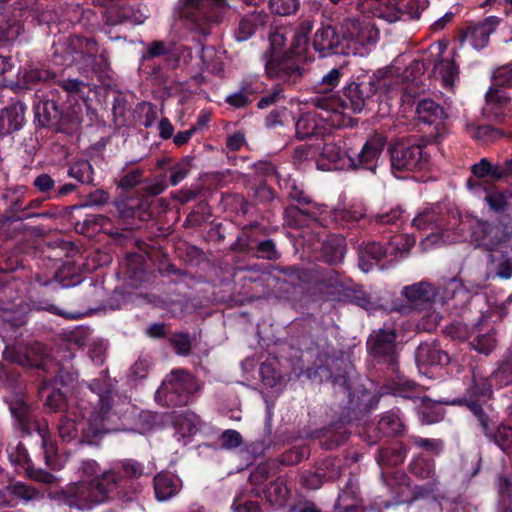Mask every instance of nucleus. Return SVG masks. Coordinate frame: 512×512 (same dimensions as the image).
<instances>
[{"instance_id":"1","label":"nucleus","mask_w":512,"mask_h":512,"mask_svg":"<svg viewBox=\"0 0 512 512\" xmlns=\"http://www.w3.org/2000/svg\"><path fill=\"white\" fill-rule=\"evenodd\" d=\"M145 466L135 459H124L102 476L89 484L72 487L64 499L79 507L94 506L106 501L128 503L134 501L142 492L141 478L145 476Z\"/></svg>"},{"instance_id":"2","label":"nucleus","mask_w":512,"mask_h":512,"mask_svg":"<svg viewBox=\"0 0 512 512\" xmlns=\"http://www.w3.org/2000/svg\"><path fill=\"white\" fill-rule=\"evenodd\" d=\"M409 472L419 480H427L423 485H416L410 497L409 477L403 471L382 473V482L387 488L389 498H379L374 505L378 510L390 509L419 498L435 495L440 491V480L436 474L435 460L424 453L415 455L409 465Z\"/></svg>"},{"instance_id":"3","label":"nucleus","mask_w":512,"mask_h":512,"mask_svg":"<svg viewBox=\"0 0 512 512\" xmlns=\"http://www.w3.org/2000/svg\"><path fill=\"white\" fill-rule=\"evenodd\" d=\"M292 32L293 28L286 25L271 28L269 47L261 55L266 76L289 86L300 83L306 72L293 50Z\"/></svg>"},{"instance_id":"4","label":"nucleus","mask_w":512,"mask_h":512,"mask_svg":"<svg viewBox=\"0 0 512 512\" xmlns=\"http://www.w3.org/2000/svg\"><path fill=\"white\" fill-rule=\"evenodd\" d=\"M398 79L391 76L389 71L374 73L368 80L351 81L347 83L342 94H332L327 97H318V105L331 112L346 114V110L360 113L365 108L368 100L376 94H392L398 89Z\"/></svg>"},{"instance_id":"5","label":"nucleus","mask_w":512,"mask_h":512,"mask_svg":"<svg viewBox=\"0 0 512 512\" xmlns=\"http://www.w3.org/2000/svg\"><path fill=\"white\" fill-rule=\"evenodd\" d=\"M3 357L9 362L24 368L35 369L41 383L38 387L40 396L49 389V386H67L76 379V373L54 361L46 352L42 344L28 346H7Z\"/></svg>"},{"instance_id":"6","label":"nucleus","mask_w":512,"mask_h":512,"mask_svg":"<svg viewBox=\"0 0 512 512\" xmlns=\"http://www.w3.org/2000/svg\"><path fill=\"white\" fill-rule=\"evenodd\" d=\"M343 14L360 12L387 23L418 20L427 7V0H328Z\"/></svg>"},{"instance_id":"7","label":"nucleus","mask_w":512,"mask_h":512,"mask_svg":"<svg viewBox=\"0 0 512 512\" xmlns=\"http://www.w3.org/2000/svg\"><path fill=\"white\" fill-rule=\"evenodd\" d=\"M425 142L416 139H397L388 146L391 172L396 178H408L412 173L423 172L430 164V154Z\"/></svg>"},{"instance_id":"8","label":"nucleus","mask_w":512,"mask_h":512,"mask_svg":"<svg viewBox=\"0 0 512 512\" xmlns=\"http://www.w3.org/2000/svg\"><path fill=\"white\" fill-rule=\"evenodd\" d=\"M494 390L495 385L490 381L489 375L484 376L473 371L463 394L448 400L446 404L465 408L475 423H478L494 413L493 405L489 403L494 399Z\"/></svg>"},{"instance_id":"9","label":"nucleus","mask_w":512,"mask_h":512,"mask_svg":"<svg viewBox=\"0 0 512 512\" xmlns=\"http://www.w3.org/2000/svg\"><path fill=\"white\" fill-rule=\"evenodd\" d=\"M34 125L37 131L67 133L81 123V115L75 107L66 106L54 98H43L33 106Z\"/></svg>"},{"instance_id":"10","label":"nucleus","mask_w":512,"mask_h":512,"mask_svg":"<svg viewBox=\"0 0 512 512\" xmlns=\"http://www.w3.org/2000/svg\"><path fill=\"white\" fill-rule=\"evenodd\" d=\"M9 409L17 423L21 437L37 433L46 465L54 470L59 469L57 443L51 439L47 423L39 422L33 415L30 406L23 400L12 402Z\"/></svg>"},{"instance_id":"11","label":"nucleus","mask_w":512,"mask_h":512,"mask_svg":"<svg viewBox=\"0 0 512 512\" xmlns=\"http://www.w3.org/2000/svg\"><path fill=\"white\" fill-rule=\"evenodd\" d=\"M359 14L352 11L336 18L347 56H363L367 53V46L375 44L379 38L376 26L369 20L361 19Z\"/></svg>"},{"instance_id":"12","label":"nucleus","mask_w":512,"mask_h":512,"mask_svg":"<svg viewBox=\"0 0 512 512\" xmlns=\"http://www.w3.org/2000/svg\"><path fill=\"white\" fill-rule=\"evenodd\" d=\"M202 389V384L185 370H172L155 393L158 403L167 407H183L192 403Z\"/></svg>"},{"instance_id":"13","label":"nucleus","mask_w":512,"mask_h":512,"mask_svg":"<svg viewBox=\"0 0 512 512\" xmlns=\"http://www.w3.org/2000/svg\"><path fill=\"white\" fill-rule=\"evenodd\" d=\"M316 107L320 110L319 113H304L296 121L295 133L298 139L324 138L331 134L333 128L340 129L358 125V120L348 114L331 112V110L320 107L318 98L316 99Z\"/></svg>"},{"instance_id":"14","label":"nucleus","mask_w":512,"mask_h":512,"mask_svg":"<svg viewBox=\"0 0 512 512\" xmlns=\"http://www.w3.org/2000/svg\"><path fill=\"white\" fill-rule=\"evenodd\" d=\"M461 224L470 230L471 240L486 251H494L512 239L510 215L500 216L493 221L467 216Z\"/></svg>"},{"instance_id":"15","label":"nucleus","mask_w":512,"mask_h":512,"mask_svg":"<svg viewBox=\"0 0 512 512\" xmlns=\"http://www.w3.org/2000/svg\"><path fill=\"white\" fill-rule=\"evenodd\" d=\"M398 332L394 323L373 330L366 341V349L373 362L395 373L399 368L400 352L397 344Z\"/></svg>"},{"instance_id":"16","label":"nucleus","mask_w":512,"mask_h":512,"mask_svg":"<svg viewBox=\"0 0 512 512\" xmlns=\"http://www.w3.org/2000/svg\"><path fill=\"white\" fill-rule=\"evenodd\" d=\"M57 429L63 442L79 446L97 444L101 435L109 428L106 422L100 421L97 416L92 414L88 420L61 415Z\"/></svg>"},{"instance_id":"17","label":"nucleus","mask_w":512,"mask_h":512,"mask_svg":"<svg viewBox=\"0 0 512 512\" xmlns=\"http://www.w3.org/2000/svg\"><path fill=\"white\" fill-rule=\"evenodd\" d=\"M229 7L228 0H178L175 13L187 20L191 29L202 30L204 25L217 22Z\"/></svg>"},{"instance_id":"18","label":"nucleus","mask_w":512,"mask_h":512,"mask_svg":"<svg viewBox=\"0 0 512 512\" xmlns=\"http://www.w3.org/2000/svg\"><path fill=\"white\" fill-rule=\"evenodd\" d=\"M278 183L282 190L285 191L291 201L297 202L298 205H290L284 208L283 215L291 225H300V218L305 217L312 221H318L316 212L310 209L302 208L304 206L317 207L318 205L306 194L302 184L295 179L279 178Z\"/></svg>"},{"instance_id":"19","label":"nucleus","mask_w":512,"mask_h":512,"mask_svg":"<svg viewBox=\"0 0 512 512\" xmlns=\"http://www.w3.org/2000/svg\"><path fill=\"white\" fill-rule=\"evenodd\" d=\"M345 462L342 458L328 456L316 461L311 469L304 470L300 476V484L310 490H317L325 482L337 480L343 471Z\"/></svg>"},{"instance_id":"20","label":"nucleus","mask_w":512,"mask_h":512,"mask_svg":"<svg viewBox=\"0 0 512 512\" xmlns=\"http://www.w3.org/2000/svg\"><path fill=\"white\" fill-rule=\"evenodd\" d=\"M416 114L419 122L430 129L425 135L427 142L440 143L447 132L445 125L447 115L444 108L432 99H422L417 103Z\"/></svg>"},{"instance_id":"21","label":"nucleus","mask_w":512,"mask_h":512,"mask_svg":"<svg viewBox=\"0 0 512 512\" xmlns=\"http://www.w3.org/2000/svg\"><path fill=\"white\" fill-rule=\"evenodd\" d=\"M386 144V137L375 133L366 139L359 152L351 148L350 158L347 159L350 170H364L375 174Z\"/></svg>"},{"instance_id":"22","label":"nucleus","mask_w":512,"mask_h":512,"mask_svg":"<svg viewBox=\"0 0 512 512\" xmlns=\"http://www.w3.org/2000/svg\"><path fill=\"white\" fill-rule=\"evenodd\" d=\"M353 417L350 411L343 412L340 417L326 426L316 429L312 433V438L318 445L327 451L335 450L345 444L351 435L349 425Z\"/></svg>"},{"instance_id":"23","label":"nucleus","mask_w":512,"mask_h":512,"mask_svg":"<svg viewBox=\"0 0 512 512\" xmlns=\"http://www.w3.org/2000/svg\"><path fill=\"white\" fill-rule=\"evenodd\" d=\"M96 53H98V43L94 38L71 35L67 43L55 46L53 57L54 62L60 65H70L79 57L81 65L85 57Z\"/></svg>"},{"instance_id":"24","label":"nucleus","mask_w":512,"mask_h":512,"mask_svg":"<svg viewBox=\"0 0 512 512\" xmlns=\"http://www.w3.org/2000/svg\"><path fill=\"white\" fill-rule=\"evenodd\" d=\"M116 212L125 230H134L152 217L146 201L139 198H126L115 202Z\"/></svg>"},{"instance_id":"25","label":"nucleus","mask_w":512,"mask_h":512,"mask_svg":"<svg viewBox=\"0 0 512 512\" xmlns=\"http://www.w3.org/2000/svg\"><path fill=\"white\" fill-rule=\"evenodd\" d=\"M312 46L320 57L329 55L347 56L337 22L335 24L322 23L314 33Z\"/></svg>"},{"instance_id":"26","label":"nucleus","mask_w":512,"mask_h":512,"mask_svg":"<svg viewBox=\"0 0 512 512\" xmlns=\"http://www.w3.org/2000/svg\"><path fill=\"white\" fill-rule=\"evenodd\" d=\"M489 443L496 445L505 455L512 456V426L504 421L497 423L496 416H490L476 423Z\"/></svg>"},{"instance_id":"27","label":"nucleus","mask_w":512,"mask_h":512,"mask_svg":"<svg viewBox=\"0 0 512 512\" xmlns=\"http://www.w3.org/2000/svg\"><path fill=\"white\" fill-rule=\"evenodd\" d=\"M502 21L500 17L488 16L471 22L461 30L460 39L468 42L474 49L482 50L488 46L490 35L497 30Z\"/></svg>"},{"instance_id":"28","label":"nucleus","mask_w":512,"mask_h":512,"mask_svg":"<svg viewBox=\"0 0 512 512\" xmlns=\"http://www.w3.org/2000/svg\"><path fill=\"white\" fill-rule=\"evenodd\" d=\"M290 329L292 338L301 351H312L316 348L323 333L322 325L312 316L295 320Z\"/></svg>"},{"instance_id":"29","label":"nucleus","mask_w":512,"mask_h":512,"mask_svg":"<svg viewBox=\"0 0 512 512\" xmlns=\"http://www.w3.org/2000/svg\"><path fill=\"white\" fill-rule=\"evenodd\" d=\"M270 21V16L263 10H253L242 15L233 30V37L237 42H245L264 30Z\"/></svg>"},{"instance_id":"30","label":"nucleus","mask_w":512,"mask_h":512,"mask_svg":"<svg viewBox=\"0 0 512 512\" xmlns=\"http://www.w3.org/2000/svg\"><path fill=\"white\" fill-rule=\"evenodd\" d=\"M80 472H81V480L80 481H78L77 483H71L68 486H66L65 488L55 491L53 498L55 501L58 502L59 505H64V506L69 507L70 509H77V510H86V509H91L93 507V506L79 507L78 504L74 505V503H70V500L68 501V500L64 499V496L62 495V493L66 494L74 486L79 487L80 485H83V484H89L92 486V482L96 481L104 473V472L100 471L99 464L95 460H92V459H87V460L82 461L81 466H80Z\"/></svg>"},{"instance_id":"31","label":"nucleus","mask_w":512,"mask_h":512,"mask_svg":"<svg viewBox=\"0 0 512 512\" xmlns=\"http://www.w3.org/2000/svg\"><path fill=\"white\" fill-rule=\"evenodd\" d=\"M89 389L97 396V405L93 411V415L97 416L100 421L107 422L112 416V384L106 377L93 379L89 385Z\"/></svg>"},{"instance_id":"32","label":"nucleus","mask_w":512,"mask_h":512,"mask_svg":"<svg viewBox=\"0 0 512 512\" xmlns=\"http://www.w3.org/2000/svg\"><path fill=\"white\" fill-rule=\"evenodd\" d=\"M388 247L376 241L362 242L358 247V266L361 271L368 273L378 266L383 269L382 261L388 255Z\"/></svg>"},{"instance_id":"33","label":"nucleus","mask_w":512,"mask_h":512,"mask_svg":"<svg viewBox=\"0 0 512 512\" xmlns=\"http://www.w3.org/2000/svg\"><path fill=\"white\" fill-rule=\"evenodd\" d=\"M351 148L344 149L335 142H326L320 153L317 165L322 170H350L347 159L350 158Z\"/></svg>"},{"instance_id":"34","label":"nucleus","mask_w":512,"mask_h":512,"mask_svg":"<svg viewBox=\"0 0 512 512\" xmlns=\"http://www.w3.org/2000/svg\"><path fill=\"white\" fill-rule=\"evenodd\" d=\"M330 219L336 229H354L369 223V217L363 205H351L348 208H336L331 211Z\"/></svg>"},{"instance_id":"35","label":"nucleus","mask_w":512,"mask_h":512,"mask_svg":"<svg viewBox=\"0 0 512 512\" xmlns=\"http://www.w3.org/2000/svg\"><path fill=\"white\" fill-rule=\"evenodd\" d=\"M392 378L388 379L382 386L381 390L383 394H389L395 397H401L409 400L420 399L421 386L401 374L399 370L395 373H391Z\"/></svg>"},{"instance_id":"36","label":"nucleus","mask_w":512,"mask_h":512,"mask_svg":"<svg viewBox=\"0 0 512 512\" xmlns=\"http://www.w3.org/2000/svg\"><path fill=\"white\" fill-rule=\"evenodd\" d=\"M485 99L486 114L494 121L502 123L511 114V99L505 90L491 86L486 92Z\"/></svg>"},{"instance_id":"37","label":"nucleus","mask_w":512,"mask_h":512,"mask_svg":"<svg viewBox=\"0 0 512 512\" xmlns=\"http://www.w3.org/2000/svg\"><path fill=\"white\" fill-rule=\"evenodd\" d=\"M437 294L436 287L426 281L414 283L402 289V295L417 310L431 308Z\"/></svg>"},{"instance_id":"38","label":"nucleus","mask_w":512,"mask_h":512,"mask_svg":"<svg viewBox=\"0 0 512 512\" xmlns=\"http://www.w3.org/2000/svg\"><path fill=\"white\" fill-rule=\"evenodd\" d=\"M79 72L88 80L96 78L101 83L110 80L111 67L108 52L102 50L99 55L96 53L85 57L84 62L79 65Z\"/></svg>"},{"instance_id":"39","label":"nucleus","mask_w":512,"mask_h":512,"mask_svg":"<svg viewBox=\"0 0 512 512\" xmlns=\"http://www.w3.org/2000/svg\"><path fill=\"white\" fill-rule=\"evenodd\" d=\"M406 426L400 416V410H390L382 415L376 427L372 430L374 435H369L371 443H376L382 437L400 436L404 434Z\"/></svg>"},{"instance_id":"40","label":"nucleus","mask_w":512,"mask_h":512,"mask_svg":"<svg viewBox=\"0 0 512 512\" xmlns=\"http://www.w3.org/2000/svg\"><path fill=\"white\" fill-rule=\"evenodd\" d=\"M27 107L23 102L13 103L0 112V136L4 137L21 130L26 122Z\"/></svg>"},{"instance_id":"41","label":"nucleus","mask_w":512,"mask_h":512,"mask_svg":"<svg viewBox=\"0 0 512 512\" xmlns=\"http://www.w3.org/2000/svg\"><path fill=\"white\" fill-rule=\"evenodd\" d=\"M347 252V243L344 236L330 235L321 244L318 259L329 266L342 264Z\"/></svg>"},{"instance_id":"42","label":"nucleus","mask_w":512,"mask_h":512,"mask_svg":"<svg viewBox=\"0 0 512 512\" xmlns=\"http://www.w3.org/2000/svg\"><path fill=\"white\" fill-rule=\"evenodd\" d=\"M314 28V21L310 18H304L299 21L297 26L293 29L292 40L293 50L298 54V61H301L303 67L310 60L308 55V48L310 42V34Z\"/></svg>"},{"instance_id":"43","label":"nucleus","mask_w":512,"mask_h":512,"mask_svg":"<svg viewBox=\"0 0 512 512\" xmlns=\"http://www.w3.org/2000/svg\"><path fill=\"white\" fill-rule=\"evenodd\" d=\"M418 366H446L451 362L449 354L436 343H421L415 352Z\"/></svg>"},{"instance_id":"44","label":"nucleus","mask_w":512,"mask_h":512,"mask_svg":"<svg viewBox=\"0 0 512 512\" xmlns=\"http://www.w3.org/2000/svg\"><path fill=\"white\" fill-rule=\"evenodd\" d=\"M172 48L169 44L161 40L152 41L143 52L140 60V69L151 78H158L161 74V67L150 65V61L161 56H170Z\"/></svg>"},{"instance_id":"45","label":"nucleus","mask_w":512,"mask_h":512,"mask_svg":"<svg viewBox=\"0 0 512 512\" xmlns=\"http://www.w3.org/2000/svg\"><path fill=\"white\" fill-rule=\"evenodd\" d=\"M409 215L401 205H396L387 211L369 217V223H374L378 228L388 227L391 232L398 233L407 222Z\"/></svg>"},{"instance_id":"46","label":"nucleus","mask_w":512,"mask_h":512,"mask_svg":"<svg viewBox=\"0 0 512 512\" xmlns=\"http://www.w3.org/2000/svg\"><path fill=\"white\" fill-rule=\"evenodd\" d=\"M408 449L403 442L394 441L381 446L375 454L377 464L383 468L395 467L402 464L407 456Z\"/></svg>"},{"instance_id":"47","label":"nucleus","mask_w":512,"mask_h":512,"mask_svg":"<svg viewBox=\"0 0 512 512\" xmlns=\"http://www.w3.org/2000/svg\"><path fill=\"white\" fill-rule=\"evenodd\" d=\"M489 376L496 390L504 388L512 390V343L503 357L495 362Z\"/></svg>"},{"instance_id":"48","label":"nucleus","mask_w":512,"mask_h":512,"mask_svg":"<svg viewBox=\"0 0 512 512\" xmlns=\"http://www.w3.org/2000/svg\"><path fill=\"white\" fill-rule=\"evenodd\" d=\"M447 214L440 211V208L434 207L419 213L413 220L412 226L418 230H440L445 231L453 228L447 223Z\"/></svg>"},{"instance_id":"49","label":"nucleus","mask_w":512,"mask_h":512,"mask_svg":"<svg viewBox=\"0 0 512 512\" xmlns=\"http://www.w3.org/2000/svg\"><path fill=\"white\" fill-rule=\"evenodd\" d=\"M260 231L261 226L257 222L244 226L236 240L231 244L230 250L250 255L258 242L262 240L260 239Z\"/></svg>"},{"instance_id":"50","label":"nucleus","mask_w":512,"mask_h":512,"mask_svg":"<svg viewBox=\"0 0 512 512\" xmlns=\"http://www.w3.org/2000/svg\"><path fill=\"white\" fill-rule=\"evenodd\" d=\"M266 500L274 507H284L291 494L288 480L285 476H279L271 481L264 490Z\"/></svg>"},{"instance_id":"51","label":"nucleus","mask_w":512,"mask_h":512,"mask_svg":"<svg viewBox=\"0 0 512 512\" xmlns=\"http://www.w3.org/2000/svg\"><path fill=\"white\" fill-rule=\"evenodd\" d=\"M421 405L417 409V414L422 424H435L442 421L445 417V409L442 404H446L447 401H433L428 396L420 397Z\"/></svg>"},{"instance_id":"52","label":"nucleus","mask_w":512,"mask_h":512,"mask_svg":"<svg viewBox=\"0 0 512 512\" xmlns=\"http://www.w3.org/2000/svg\"><path fill=\"white\" fill-rule=\"evenodd\" d=\"M345 296L349 299L350 303L361 307L368 313L374 312L382 307L380 298L365 291L361 285H353L348 288Z\"/></svg>"},{"instance_id":"53","label":"nucleus","mask_w":512,"mask_h":512,"mask_svg":"<svg viewBox=\"0 0 512 512\" xmlns=\"http://www.w3.org/2000/svg\"><path fill=\"white\" fill-rule=\"evenodd\" d=\"M434 76H439L445 89H452L459 80V67L453 59L436 60L433 67Z\"/></svg>"},{"instance_id":"54","label":"nucleus","mask_w":512,"mask_h":512,"mask_svg":"<svg viewBox=\"0 0 512 512\" xmlns=\"http://www.w3.org/2000/svg\"><path fill=\"white\" fill-rule=\"evenodd\" d=\"M155 497L159 501H166L176 495L178 491L177 480L169 473H158L154 477Z\"/></svg>"},{"instance_id":"55","label":"nucleus","mask_w":512,"mask_h":512,"mask_svg":"<svg viewBox=\"0 0 512 512\" xmlns=\"http://www.w3.org/2000/svg\"><path fill=\"white\" fill-rule=\"evenodd\" d=\"M56 78V73L43 68H34L27 70L19 78V86L22 89L32 90L38 85L50 82Z\"/></svg>"},{"instance_id":"56","label":"nucleus","mask_w":512,"mask_h":512,"mask_svg":"<svg viewBox=\"0 0 512 512\" xmlns=\"http://www.w3.org/2000/svg\"><path fill=\"white\" fill-rule=\"evenodd\" d=\"M67 175L83 185H94V168L87 159H79L69 164Z\"/></svg>"},{"instance_id":"57","label":"nucleus","mask_w":512,"mask_h":512,"mask_svg":"<svg viewBox=\"0 0 512 512\" xmlns=\"http://www.w3.org/2000/svg\"><path fill=\"white\" fill-rule=\"evenodd\" d=\"M54 278L61 288L76 286L82 282L79 268L73 262H66L58 268Z\"/></svg>"},{"instance_id":"58","label":"nucleus","mask_w":512,"mask_h":512,"mask_svg":"<svg viewBox=\"0 0 512 512\" xmlns=\"http://www.w3.org/2000/svg\"><path fill=\"white\" fill-rule=\"evenodd\" d=\"M411 444L426 452L429 457H439L445 452L446 444L440 438H424L421 436H411Z\"/></svg>"},{"instance_id":"59","label":"nucleus","mask_w":512,"mask_h":512,"mask_svg":"<svg viewBox=\"0 0 512 512\" xmlns=\"http://www.w3.org/2000/svg\"><path fill=\"white\" fill-rule=\"evenodd\" d=\"M40 397L45 398L44 407L48 412L57 413L67 410L66 394L58 387L49 386L44 396Z\"/></svg>"},{"instance_id":"60","label":"nucleus","mask_w":512,"mask_h":512,"mask_svg":"<svg viewBox=\"0 0 512 512\" xmlns=\"http://www.w3.org/2000/svg\"><path fill=\"white\" fill-rule=\"evenodd\" d=\"M496 331L491 328L488 332L476 335L471 341L470 346L479 354L490 355L496 348Z\"/></svg>"},{"instance_id":"61","label":"nucleus","mask_w":512,"mask_h":512,"mask_svg":"<svg viewBox=\"0 0 512 512\" xmlns=\"http://www.w3.org/2000/svg\"><path fill=\"white\" fill-rule=\"evenodd\" d=\"M508 198L509 195L507 191H501L498 188H493L490 190L487 189L484 200L493 212L504 213L509 206Z\"/></svg>"},{"instance_id":"62","label":"nucleus","mask_w":512,"mask_h":512,"mask_svg":"<svg viewBox=\"0 0 512 512\" xmlns=\"http://www.w3.org/2000/svg\"><path fill=\"white\" fill-rule=\"evenodd\" d=\"M60 87L73 97L87 101L92 92L91 85L79 79H64L59 83Z\"/></svg>"},{"instance_id":"63","label":"nucleus","mask_w":512,"mask_h":512,"mask_svg":"<svg viewBox=\"0 0 512 512\" xmlns=\"http://www.w3.org/2000/svg\"><path fill=\"white\" fill-rule=\"evenodd\" d=\"M123 268L127 277L134 280H141L145 273L144 257L137 253L127 255Z\"/></svg>"},{"instance_id":"64","label":"nucleus","mask_w":512,"mask_h":512,"mask_svg":"<svg viewBox=\"0 0 512 512\" xmlns=\"http://www.w3.org/2000/svg\"><path fill=\"white\" fill-rule=\"evenodd\" d=\"M192 159L189 157L182 158L179 162L173 164L167 171L170 185L176 186L182 182L190 173Z\"/></svg>"}]
</instances>
